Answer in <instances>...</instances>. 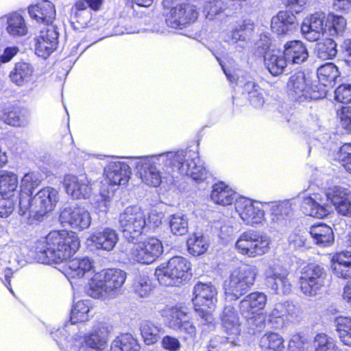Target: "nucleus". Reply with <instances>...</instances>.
Wrapping results in <instances>:
<instances>
[{
  "mask_svg": "<svg viewBox=\"0 0 351 351\" xmlns=\"http://www.w3.org/2000/svg\"><path fill=\"white\" fill-rule=\"evenodd\" d=\"M267 287L277 294H288L291 284L287 278L288 271L277 263L268 265L264 273Z\"/></svg>",
  "mask_w": 351,
  "mask_h": 351,
  "instance_id": "obj_14",
  "label": "nucleus"
},
{
  "mask_svg": "<svg viewBox=\"0 0 351 351\" xmlns=\"http://www.w3.org/2000/svg\"><path fill=\"white\" fill-rule=\"evenodd\" d=\"M330 17V34L331 36H341L346 27V19L343 16L337 15H332Z\"/></svg>",
  "mask_w": 351,
  "mask_h": 351,
  "instance_id": "obj_56",
  "label": "nucleus"
},
{
  "mask_svg": "<svg viewBox=\"0 0 351 351\" xmlns=\"http://www.w3.org/2000/svg\"><path fill=\"white\" fill-rule=\"evenodd\" d=\"M335 322L339 339L345 345L351 346V318L339 317Z\"/></svg>",
  "mask_w": 351,
  "mask_h": 351,
  "instance_id": "obj_46",
  "label": "nucleus"
},
{
  "mask_svg": "<svg viewBox=\"0 0 351 351\" xmlns=\"http://www.w3.org/2000/svg\"><path fill=\"white\" fill-rule=\"evenodd\" d=\"M141 333L147 345L156 343L160 337L162 328L160 326L149 321H143L140 326Z\"/></svg>",
  "mask_w": 351,
  "mask_h": 351,
  "instance_id": "obj_41",
  "label": "nucleus"
},
{
  "mask_svg": "<svg viewBox=\"0 0 351 351\" xmlns=\"http://www.w3.org/2000/svg\"><path fill=\"white\" fill-rule=\"evenodd\" d=\"M64 186L66 193L72 198L86 199L92 192L90 182L86 175L78 176L67 175L64 178Z\"/></svg>",
  "mask_w": 351,
  "mask_h": 351,
  "instance_id": "obj_19",
  "label": "nucleus"
},
{
  "mask_svg": "<svg viewBox=\"0 0 351 351\" xmlns=\"http://www.w3.org/2000/svg\"><path fill=\"white\" fill-rule=\"evenodd\" d=\"M29 14L32 19L43 25L52 24L56 17V10L53 4L47 0L32 5L29 7Z\"/></svg>",
  "mask_w": 351,
  "mask_h": 351,
  "instance_id": "obj_27",
  "label": "nucleus"
},
{
  "mask_svg": "<svg viewBox=\"0 0 351 351\" xmlns=\"http://www.w3.org/2000/svg\"><path fill=\"white\" fill-rule=\"evenodd\" d=\"M161 242L156 238L136 243L132 246L128 253L129 258L142 264L154 263L162 253Z\"/></svg>",
  "mask_w": 351,
  "mask_h": 351,
  "instance_id": "obj_13",
  "label": "nucleus"
},
{
  "mask_svg": "<svg viewBox=\"0 0 351 351\" xmlns=\"http://www.w3.org/2000/svg\"><path fill=\"white\" fill-rule=\"evenodd\" d=\"M108 183L118 186L125 184L129 180L130 171L128 165L121 162H111L104 170Z\"/></svg>",
  "mask_w": 351,
  "mask_h": 351,
  "instance_id": "obj_25",
  "label": "nucleus"
},
{
  "mask_svg": "<svg viewBox=\"0 0 351 351\" xmlns=\"http://www.w3.org/2000/svg\"><path fill=\"white\" fill-rule=\"evenodd\" d=\"M169 312L168 326L178 332L184 341H193L196 336V328L186 320V314L178 307L171 308Z\"/></svg>",
  "mask_w": 351,
  "mask_h": 351,
  "instance_id": "obj_16",
  "label": "nucleus"
},
{
  "mask_svg": "<svg viewBox=\"0 0 351 351\" xmlns=\"http://www.w3.org/2000/svg\"><path fill=\"white\" fill-rule=\"evenodd\" d=\"M315 351H340L332 338L321 333L315 338Z\"/></svg>",
  "mask_w": 351,
  "mask_h": 351,
  "instance_id": "obj_54",
  "label": "nucleus"
},
{
  "mask_svg": "<svg viewBox=\"0 0 351 351\" xmlns=\"http://www.w3.org/2000/svg\"><path fill=\"white\" fill-rule=\"evenodd\" d=\"M18 176L8 171H0V217H7L15 209L18 199Z\"/></svg>",
  "mask_w": 351,
  "mask_h": 351,
  "instance_id": "obj_9",
  "label": "nucleus"
},
{
  "mask_svg": "<svg viewBox=\"0 0 351 351\" xmlns=\"http://www.w3.org/2000/svg\"><path fill=\"white\" fill-rule=\"evenodd\" d=\"M108 335L109 330L108 327L104 324H99L86 338L85 342L92 348L102 350L107 343Z\"/></svg>",
  "mask_w": 351,
  "mask_h": 351,
  "instance_id": "obj_39",
  "label": "nucleus"
},
{
  "mask_svg": "<svg viewBox=\"0 0 351 351\" xmlns=\"http://www.w3.org/2000/svg\"><path fill=\"white\" fill-rule=\"evenodd\" d=\"M40 180L34 173H28L24 175L21 180V188L27 190L29 193H32V190L38 186Z\"/></svg>",
  "mask_w": 351,
  "mask_h": 351,
  "instance_id": "obj_58",
  "label": "nucleus"
},
{
  "mask_svg": "<svg viewBox=\"0 0 351 351\" xmlns=\"http://www.w3.org/2000/svg\"><path fill=\"white\" fill-rule=\"evenodd\" d=\"M287 317H290L293 320H298L302 318V310L300 306H295L292 303L286 302Z\"/></svg>",
  "mask_w": 351,
  "mask_h": 351,
  "instance_id": "obj_62",
  "label": "nucleus"
},
{
  "mask_svg": "<svg viewBox=\"0 0 351 351\" xmlns=\"http://www.w3.org/2000/svg\"><path fill=\"white\" fill-rule=\"evenodd\" d=\"M248 25H251L250 23L243 22L242 24L235 27L232 31H231L233 38V44L237 43L239 40H243L245 39V30Z\"/></svg>",
  "mask_w": 351,
  "mask_h": 351,
  "instance_id": "obj_61",
  "label": "nucleus"
},
{
  "mask_svg": "<svg viewBox=\"0 0 351 351\" xmlns=\"http://www.w3.org/2000/svg\"><path fill=\"white\" fill-rule=\"evenodd\" d=\"M310 234L317 245L326 246L334 241L332 230L326 224L319 223L313 226L311 228Z\"/></svg>",
  "mask_w": 351,
  "mask_h": 351,
  "instance_id": "obj_40",
  "label": "nucleus"
},
{
  "mask_svg": "<svg viewBox=\"0 0 351 351\" xmlns=\"http://www.w3.org/2000/svg\"><path fill=\"white\" fill-rule=\"evenodd\" d=\"M223 328L228 337L226 341L231 345H234L236 339L241 332L240 323L239 320H232L231 322L222 324Z\"/></svg>",
  "mask_w": 351,
  "mask_h": 351,
  "instance_id": "obj_55",
  "label": "nucleus"
},
{
  "mask_svg": "<svg viewBox=\"0 0 351 351\" xmlns=\"http://www.w3.org/2000/svg\"><path fill=\"white\" fill-rule=\"evenodd\" d=\"M337 212L345 216H351V192L339 186L326 194Z\"/></svg>",
  "mask_w": 351,
  "mask_h": 351,
  "instance_id": "obj_26",
  "label": "nucleus"
},
{
  "mask_svg": "<svg viewBox=\"0 0 351 351\" xmlns=\"http://www.w3.org/2000/svg\"><path fill=\"white\" fill-rule=\"evenodd\" d=\"M93 262L88 258H75L66 265V275L72 278H82L92 273Z\"/></svg>",
  "mask_w": 351,
  "mask_h": 351,
  "instance_id": "obj_32",
  "label": "nucleus"
},
{
  "mask_svg": "<svg viewBox=\"0 0 351 351\" xmlns=\"http://www.w3.org/2000/svg\"><path fill=\"white\" fill-rule=\"evenodd\" d=\"M36 213L45 214L53 210L58 202V192L51 187L40 190L32 198Z\"/></svg>",
  "mask_w": 351,
  "mask_h": 351,
  "instance_id": "obj_23",
  "label": "nucleus"
},
{
  "mask_svg": "<svg viewBox=\"0 0 351 351\" xmlns=\"http://www.w3.org/2000/svg\"><path fill=\"white\" fill-rule=\"evenodd\" d=\"M264 63L269 72L276 76L284 71L287 61L284 53L282 55L279 52L269 51L265 53Z\"/></svg>",
  "mask_w": 351,
  "mask_h": 351,
  "instance_id": "obj_35",
  "label": "nucleus"
},
{
  "mask_svg": "<svg viewBox=\"0 0 351 351\" xmlns=\"http://www.w3.org/2000/svg\"><path fill=\"white\" fill-rule=\"evenodd\" d=\"M331 268L338 278H351V252H341L332 257Z\"/></svg>",
  "mask_w": 351,
  "mask_h": 351,
  "instance_id": "obj_31",
  "label": "nucleus"
},
{
  "mask_svg": "<svg viewBox=\"0 0 351 351\" xmlns=\"http://www.w3.org/2000/svg\"><path fill=\"white\" fill-rule=\"evenodd\" d=\"M34 69L27 62H19L15 64L13 70L10 72L11 81L17 86H23L31 79Z\"/></svg>",
  "mask_w": 351,
  "mask_h": 351,
  "instance_id": "obj_38",
  "label": "nucleus"
},
{
  "mask_svg": "<svg viewBox=\"0 0 351 351\" xmlns=\"http://www.w3.org/2000/svg\"><path fill=\"white\" fill-rule=\"evenodd\" d=\"M325 14L316 12L306 17L301 25V32L304 38L311 41H316L326 32Z\"/></svg>",
  "mask_w": 351,
  "mask_h": 351,
  "instance_id": "obj_18",
  "label": "nucleus"
},
{
  "mask_svg": "<svg viewBox=\"0 0 351 351\" xmlns=\"http://www.w3.org/2000/svg\"><path fill=\"white\" fill-rule=\"evenodd\" d=\"M335 99L343 104L351 102V85L343 84L335 90Z\"/></svg>",
  "mask_w": 351,
  "mask_h": 351,
  "instance_id": "obj_59",
  "label": "nucleus"
},
{
  "mask_svg": "<svg viewBox=\"0 0 351 351\" xmlns=\"http://www.w3.org/2000/svg\"><path fill=\"white\" fill-rule=\"evenodd\" d=\"M139 345L132 335L123 334L114 339L110 351H138Z\"/></svg>",
  "mask_w": 351,
  "mask_h": 351,
  "instance_id": "obj_42",
  "label": "nucleus"
},
{
  "mask_svg": "<svg viewBox=\"0 0 351 351\" xmlns=\"http://www.w3.org/2000/svg\"><path fill=\"white\" fill-rule=\"evenodd\" d=\"M232 320H239L237 313L234 308L231 305H228L224 307L222 315L221 322L222 324L227 322H231Z\"/></svg>",
  "mask_w": 351,
  "mask_h": 351,
  "instance_id": "obj_63",
  "label": "nucleus"
},
{
  "mask_svg": "<svg viewBox=\"0 0 351 351\" xmlns=\"http://www.w3.org/2000/svg\"><path fill=\"white\" fill-rule=\"evenodd\" d=\"M267 301V295L259 291L252 292L246 295L239 304L241 314L258 312L263 310Z\"/></svg>",
  "mask_w": 351,
  "mask_h": 351,
  "instance_id": "obj_30",
  "label": "nucleus"
},
{
  "mask_svg": "<svg viewBox=\"0 0 351 351\" xmlns=\"http://www.w3.org/2000/svg\"><path fill=\"white\" fill-rule=\"evenodd\" d=\"M291 206L288 201L274 203L271 206V221L277 227L285 226L287 223Z\"/></svg>",
  "mask_w": 351,
  "mask_h": 351,
  "instance_id": "obj_37",
  "label": "nucleus"
},
{
  "mask_svg": "<svg viewBox=\"0 0 351 351\" xmlns=\"http://www.w3.org/2000/svg\"><path fill=\"white\" fill-rule=\"evenodd\" d=\"M59 33L53 24L43 25L36 38V53L43 58H47L57 47Z\"/></svg>",
  "mask_w": 351,
  "mask_h": 351,
  "instance_id": "obj_15",
  "label": "nucleus"
},
{
  "mask_svg": "<svg viewBox=\"0 0 351 351\" xmlns=\"http://www.w3.org/2000/svg\"><path fill=\"white\" fill-rule=\"evenodd\" d=\"M193 302L195 307L206 306L212 309L217 302V289L211 283L197 282L193 288Z\"/></svg>",
  "mask_w": 351,
  "mask_h": 351,
  "instance_id": "obj_22",
  "label": "nucleus"
},
{
  "mask_svg": "<svg viewBox=\"0 0 351 351\" xmlns=\"http://www.w3.org/2000/svg\"><path fill=\"white\" fill-rule=\"evenodd\" d=\"M60 221L64 226L83 230L88 228L91 223V217L88 210L80 206H69L64 208L60 215Z\"/></svg>",
  "mask_w": 351,
  "mask_h": 351,
  "instance_id": "obj_17",
  "label": "nucleus"
},
{
  "mask_svg": "<svg viewBox=\"0 0 351 351\" xmlns=\"http://www.w3.org/2000/svg\"><path fill=\"white\" fill-rule=\"evenodd\" d=\"M90 308L88 301H79L75 304L71 313L70 320L71 324L86 322L88 319V313Z\"/></svg>",
  "mask_w": 351,
  "mask_h": 351,
  "instance_id": "obj_48",
  "label": "nucleus"
},
{
  "mask_svg": "<svg viewBox=\"0 0 351 351\" xmlns=\"http://www.w3.org/2000/svg\"><path fill=\"white\" fill-rule=\"evenodd\" d=\"M235 208L246 225L258 224L264 219V210L250 199H241L238 200L236 202Z\"/></svg>",
  "mask_w": 351,
  "mask_h": 351,
  "instance_id": "obj_20",
  "label": "nucleus"
},
{
  "mask_svg": "<svg viewBox=\"0 0 351 351\" xmlns=\"http://www.w3.org/2000/svg\"><path fill=\"white\" fill-rule=\"evenodd\" d=\"M188 250L193 256H199L208 249V243L202 235L194 234L187 241Z\"/></svg>",
  "mask_w": 351,
  "mask_h": 351,
  "instance_id": "obj_49",
  "label": "nucleus"
},
{
  "mask_svg": "<svg viewBox=\"0 0 351 351\" xmlns=\"http://www.w3.org/2000/svg\"><path fill=\"white\" fill-rule=\"evenodd\" d=\"M31 193L27 192L22 191L21 193L16 194L18 196V199L15 202V206L17 204L19 208V213L21 215H25L27 212H35L36 208L34 207L32 198L31 197Z\"/></svg>",
  "mask_w": 351,
  "mask_h": 351,
  "instance_id": "obj_53",
  "label": "nucleus"
},
{
  "mask_svg": "<svg viewBox=\"0 0 351 351\" xmlns=\"http://www.w3.org/2000/svg\"><path fill=\"white\" fill-rule=\"evenodd\" d=\"M118 239V234L114 229L105 228L101 231L93 233L88 237V242L97 249L110 251L114 247Z\"/></svg>",
  "mask_w": 351,
  "mask_h": 351,
  "instance_id": "obj_24",
  "label": "nucleus"
},
{
  "mask_svg": "<svg viewBox=\"0 0 351 351\" xmlns=\"http://www.w3.org/2000/svg\"><path fill=\"white\" fill-rule=\"evenodd\" d=\"M301 209L305 215L322 219L329 214L321 194L303 193L301 194Z\"/></svg>",
  "mask_w": 351,
  "mask_h": 351,
  "instance_id": "obj_21",
  "label": "nucleus"
},
{
  "mask_svg": "<svg viewBox=\"0 0 351 351\" xmlns=\"http://www.w3.org/2000/svg\"><path fill=\"white\" fill-rule=\"evenodd\" d=\"M204 14L208 21H216L220 23L226 22L228 18L225 13V4L223 0H207L204 7Z\"/></svg>",
  "mask_w": 351,
  "mask_h": 351,
  "instance_id": "obj_34",
  "label": "nucleus"
},
{
  "mask_svg": "<svg viewBox=\"0 0 351 351\" xmlns=\"http://www.w3.org/2000/svg\"><path fill=\"white\" fill-rule=\"evenodd\" d=\"M161 346L168 351H179L181 348L179 339L170 335H166L162 338Z\"/></svg>",
  "mask_w": 351,
  "mask_h": 351,
  "instance_id": "obj_60",
  "label": "nucleus"
},
{
  "mask_svg": "<svg viewBox=\"0 0 351 351\" xmlns=\"http://www.w3.org/2000/svg\"><path fill=\"white\" fill-rule=\"evenodd\" d=\"M284 54L287 62L300 64L308 58V52L305 45L300 40L287 42L284 46Z\"/></svg>",
  "mask_w": 351,
  "mask_h": 351,
  "instance_id": "obj_29",
  "label": "nucleus"
},
{
  "mask_svg": "<svg viewBox=\"0 0 351 351\" xmlns=\"http://www.w3.org/2000/svg\"><path fill=\"white\" fill-rule=\"evenodd\" d=\"M78 237L73 232L52 231L36 246V258L44 264L60 263L69 259L80 247Z\"/></svg>",
  "mask_w": 351,
  "mask_h": 351,
  "instance_id": "obj_1",
  "label": "nucleus"
},
{
  "mask_svg": "<svg viewBox=\"0 0 351 351\" xmlns=\"http://www.w3.org/2000/svg\"><path fill=\"white\" fill-rule=\"evenodd\" d=\"M167 153L150 157H141L136 162L140 177L143 182L151 186H158L162 180L168 184L173 181V167Z\"/></svg>",
  "mask_w": 351,
  "mask_h": 351,
  "instance_id": "obj_2",
  "label": "nucleus"
},
{
  "mask_svg": "<svg viewBox=\"0 0 351 351\" xmlns=\"http://www.w3.org/2000/svg\"><path fill=\"white\" fill-rule=\"evenodd\" d=\"M337 53V44L330 38L325 39L322 42L317 43L316 45L315 54L320 60L332 59L336 56Z\"/></svg>",
  "mask_w": 351,
  "mask_h": 351,
  "instance_id": "obj_45",
  "label": "nucleus"
},
{
  "mask_svg": "<svg viewBox=\"0 0 351 351\" xmlns=\"http://www.w3.org/2000/svg\"><path fill=\"white\" fill-rule=\"evenodd\" d=\"M298 25L295 16L287 12L280 11L271 21V28L274 32L281 35L292 32Z\"/></svg>",
  "mask_w": 351,
  "mask_h": 351,
  "instance_id": "obj_28",
  "label": "nucleus"
},
{
  "mask_svg": "<svg viewBox=\"0 0 351 351\" xmlns=\"http://www.w3.org/2000/svg\"><path fill=\"white\" fill-rule=\"evenodd\" d=\"M244 315L247 318V327L252 333L259 332L265 327L266 317L263 313H250Z\"/></svg>",
  "mask_w": 351,
  "mask_h": 351,
  "instance_id": "obj_52",
  "label": "nucleus"
},
{
  "mask_svg": "<svg viewBox=\"0 0 351 351\" xmlns=\"http://www.w3.org/2000/svg\"><path fill=\"white\" fill-rule=\"evenodd\" d=\"M299 282L301 291L306 296L313 297L329 285L330 277L323 267L310 264L303 268Z\"/></svg>",
  "mask_w": 351,
  "mask_h": 351,
  "instance_id": "obj_7",
  "label": "nucleus"
},
{
  "mask_svg": "<svg viewBox=\"0 0 351 351\" xmlns=\"http://www.w3.org/2000/svg\"><path fill=\"white\" fill-rule=\"evenodd\" d=\"M287 319L286 302L275 304L269 316V322L274 324L276 328H279L284 326Z\"/></svg>",
  "mask_w": 351,
  "mask_h": 351,
  "instance_id": "obj_50",
  "label": "nucleus"
},
{
  "mask_svg": "<svg viewBox=\"0 0 351 351\" xmlns=\"http://www.w3.org/2000/svg\"><path fill=\"white\" fill-rule=\"evenodd\" d=\"M190 263L182 256L171 258L166 265H161L155 271L159 283L164 286H179L189 276Z\"/></svg>",
  "mask_w": 351,
  "mask_h": 351,
  "instance_id": "obj_6",
  "label": "nucleus"
},
{
  "mask_svg": "<svg viewBox=\"0 0 351 351\" xmlns=\"http://www.w3.org/2000/svg\"><path fill=\"white\" fill-rule=\"evenodd\" d=\"M287 89L289 95L295 100L302 102L307 99H318L326 95L324 91L317 90L316 86L309 84L304 73L293 74L289 79Z\"/></svg>",
  "mask_w": 351,
  "mask_h": 351,
  "instance_id": "obj_11",
  "label": "nucleus"
},
{
  "mask_svg": "<svg viewBox=\"0 0 351 351\" xmlns=\"http://www.w3.org/2000/svg\"><path fill=\"white\" fill-rule=\"evenodd\" d=\"M126 274L117 269L103 270L95 275L89 283L88 294L94 298L114 296L123 285Z\"/></svg>",
  "mask_w": 351,
  "mask_h": 351,
  "instance_id": "obj_3",
  "label": "nucleus"
},
{
  "mask_svg": "<svg viewBox=\"0 0 351 351\" xmlns=\"http://www.w3.org/2000/svg\"><path fill=\"white\" fill-rule=\"evenodd\" d=\"M257 274L256 267L250 265H243L234 269L225 281L226 294L234 300L238 299L254 284Z\"/></svg>",
  "mask_w": 351,
  "mask_h": 351,
  "instance_id": "obj_5",
  "label": "nucleus"
},
{
  "mask_svg": "<svg viewBox=\"0 0 351 351\" xmlns=\"http://www.w3.org/2000/svg\"><path fill=\"white\" fill-rule=\"evenodd\" d=\"M178 0H163L164 7L170 8L166 23L172 28H182L195 22L198 17V12L192 4L177 3Z\"/></svg>",
  "mask_w": 351,
  "mask_h": 351,
  "instance_id": "obj_10",
  "label": "nucleus"
},
{
  "mask_svg": "<svg viewBox=\"0 0 351 351\" xmlns=\"http://www.w3.org/2000/svg\"><path fill=\"white\" fill-rule=\"evenodd\" d=\"M339 159L345 169L351 173V144L343 145L339 150Z\"/></svg>",
  "mask_w": 351,
  "mask_h": 351,
  "instance_id": "obj_57",
  "label": "nucleus"
},
{
  "mask_svg": "<svg viewBox=\"0 0 351 351\" xmlns=\"http://www.w3.org/2000/svg\"><path fill=\"white\" fill-rule=\"evenodd\" d=\"M167 156L173 170L176 169L181 175L190 176L197 182L204 181L209 176L204 162L197 156H193L191 152H167Z\"/></svg>",
  "mask_w": 351,
  "mask_h": 351,
  "instance_id": "obj_4",
  "label": "nucleus"
},
{
  "mask_svg": "<svg viewBox=\"0 0 351 351\" xmlns=\"http://www.w3.org/2000/svg\"><path fill=\"white\" fill-rule=\"evenodd\" d=\"M319 81L324 86L332 84L339 75L338 68L332 62L322 65L317 71Z\"/></svg>",
  "mask_w": 351,
  "mask_h": 351,
  "instance_id": "obj_43",
  "label": "nucleus"
},
{
  "mask_svg": "<svg viewBox=\"0 0 351 351\" xmlns=\"http://www.w3.org/2000/svg\"><path fill=\"white\" fill-rule=\"evenodd\" d=\"M133 287L134 292L141 298L148 296L152 290L151 281L145 274L137 276L134 280Z\"/></svg>",
  "mask_w": 351,
  "mask_h": 351,
  "instance_id": "obj_51",
  "label": "nucleus"
},
{
  "mask_svg": "<svg viewBox=\"0 0 351 351\" xmlns=\"http://www.w3.org/2000/svg\"><path fill=\"white\" fill-rule=\"evenodd\" d=\"M7 33L13 38L22 37L28 32V27L23 16L18 12H12L6 16Z\"/></svg>",
  "mask_w": 351,
  "mask_h": 351,
  "instance_id": "obj_33",
  "label": "nucleus"
},
{
  "mask_svg": "<svg viewBox=\"0 0 351 351\" xmlns=\"http://www.w3.org/2000/svg\"><path fill=\"white\" fill-rule=\"evenodd\" d=\"M169 226L174 234L184 235L188 232V219L182 213H176L170 216Z\"/></svg>",
  "mask_w": 351,
  "mask_h": 351,
  "instance_id": "obj_47",
  "label": "nucleus"
},
{
  "mask_svg": "<svg viewBox=\"0 0 351 351\" xmlns=\"http://www.w3.org/2000/svg\"><path fill=\"white\" fill-rule=\"evenodd\" d=\"M269 239L264 235L254 232L242 233L236 242L235 247L239 253L249 257L265 254L269 250Z\"/></svg>",
  "mask_w": 351,
  "mask_h": 351,
  "instance_id": "obj_12",
  "label": "nucleus"
},
{
  "mask_svg": "<svg viewBox=\"0 0 351 351\" xmlns=\"http://www.w3.org/2000/svg\"><path fill=\"white\" fill-rule=\"evenodd\" d=\"M340 119L343 128L351 132V108H343Z\"/></svg>",
  "mask_w": 351,
  "mask_h": 351,
  "instance_id": "obj_64",
  "label": "nucleus"
},
{
  "mask_svg": "<svg viewBox=\"0 0 351 351\" xmlns=\"http://www.w3.org/2000/svg\"><path fill=\"white\" fill-rule=\"evenodd\" d=\"M146 215L138 206L127 207L119 218V223L123 237L129 241L133 242L142 234L146 223Z\"/></svg>",
  "mask_w": 351,
  "mask_h": 351,
  "instance_id": "obj_8",
  "label": "nucleus"
},
{
  "mask_svg": "<svg viewBox=\"0 0 351 351\" xmlns=\"http://www.w3.org/2000/svg\"><path fill=\"white\" fill-rule=\"evenodd\" d=\"M210 197L216 204L226 206L231 204L236 197L235 192L223 182L213 185Z\"/></svg>",
  "mask_w": 351,
  "mask_h": 351,
  "instance_id": "obj_36",
  "label": "nucleus"
},
{
  "mask_svg": "<svg viewBox=\"0 0 351 351\" xmlns=\"http://www.w3.org/2000/svg\"><path fill=\"white\" fill-rule=\"evenodd\" d=\"M259 346L262 349L274 351H282L285 348L283 338L279 334L272 332L261 337Z\"/></svg>",
  "mask_w": 351,
  "mask_h": 351,
  "instance_id": "obj_44",
  "label": "nucleus"
}]
</instances>
